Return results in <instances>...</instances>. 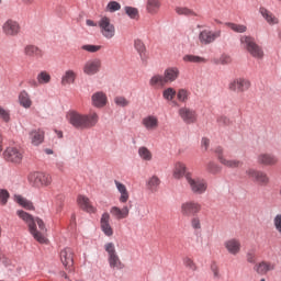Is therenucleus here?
I'll use <instances>...</instances> for the list:
<instances>
[{"mask_svg":"<svg viewBox=\"0 0 281 281\" xmlns=\"http://www.w3.org/2000/svg\"><path fill=\"white\" fill-rule=\"evenodd\" d=\"M16 215L26 223L29 232L33 236L34 240L41 245H46L47 237L45 234H47V226H45V222H43L41 217H34L23 210L16 211Z\"/></svg>","mask_w":281,"mask_h":281,"instance_id":"obj_1","label":"nucleus"},{"mask_svg":"<svg viewBox=\"0 0 281 281\" xmlns=\"http://www.w3.org/2000/svg\"><path fill=\"white\" fill-rule=\"evenodd\" d=\"M66 117L69 124L78 131H87L88 128H93V126H95L100 120V116H98V113L95 112L82 114L78 111H69Z\"/></svg>","mask_w":281,"mask_h":281,"instance_id":"obj_2","label":"nucleus"},{"mask_svg":"<svg viewBox=\"0 0 281 281\" xmlns=\"http://www.w3.org/2000/svg\"><path fill=\"white\" fill-rule=\"evenodd\" d=\"M239 45L241 49L248 52L252 58H256L257 60H262V58H265V50L262 49V46L256 43V37L251 35H240Z\"/></svg>","mask_w":281,"mask_h":281,"instance_id":"obj_3","label":"nucleus"},{"mask_svg":"<svg viewBox=\"0 0 281 281\" xmlns=\"http://www.w3.org/2000/svg\"><path fill=\"white\" fill-rule=\"evenodd\" d=\"M104 251L108 254V262L110 269H124V265L122 263V259H120V255H117V249L115 248V244L113 241L105 243Z\"/></svg>","mask_w":281,"mask_h":281,"instance_id":"obj_4","label":"nucleus"},{"mask_svg":"<svg viewBox=\"0 0 281 281\" xmlns=\"http://www.w3.org/2000/svg\"><path fill=\"white\" fill-rule=\"evenodd\" d=\"M186 181L193 194H205L207 192V180L203 178H193L192 173L186 175Z\"/></svg>","mask_w":281,"mask_h":281,"instance_id":"obj_5","label":"nucleus"},{"mask_svg":"<svg viewBox=\"0 0 281 281\" xmlns=\"http://www.w3.org/2000/svg\"><path fill=\"white\" fill-rule=\"evenodd\" d=\"M27 181L33 188H48V186H52V175L45 172H31L27 177Z\"/></svg>","mask_w":281,"mask_h":281,"instance_id":"obj_6","label":"nucleus"},{"mask_svg":"<svg viewBox=\"0 0 281 281\" xmlns=\"http://www.w3.org/2000/svg\"><path fill=\"white\" fill-rule=\"evenodd\" d=\"M222 34L223 31L221 30L212 31L210 29H203L198 35V41L200 45H212V43H216L221 38Z\"/></svg>","mask_w":281,"mask_h":281,"instance_id":"obj_7","label":"nucleus"},{"mask_svg":"<svg viewBox=\"0 0 281 281\" xmlns=\"http://www.w3.org/2000/svg\"><path fill=\"white\" fill-rule=\"evenodd\" d=\"M98 25L103 38L111 41V38L115 37V24L112 23L108 16H102L99 20Z\"/></svg>","mask_w":281,"mask_h":281,"instance_id":"obj_8","label":"nucleus"},{"mask_svg":"<svg viewBox=\"0 0 281 281\" xmlns=\"http://www.w3.org/2000/svg\"><path fill=\"white\" fill-rule=\"evenodd\" d=\"M251 87V82L245 78H235L228 82V90L234 93H245Z\"/></svg>","mask_w":281,"mask_h":281,"instance_id":"obj_9","label":"nucleus"},{"mask_svg":"<svg viewBox=\"0 0 281 281\" xmlns=\"http://www.w3.org/2000/svg\"><path fill=\"white\" fill-rule=\"evenodd\" d=\"M100 69H102V59L95 57L92 59H88L82 67V72L85 76H95L100 74Z\"/></svg>","mask_w":281,"mask_h":281,"instance_id":"obj_10","label":"nucleus"},{"mask_svg":"<svg viewBox=\"0 0 281 281\" xmlns=\"http://www.w3.org/2000/svg\"><path fill=\"white\" fill-rule=\"evenodd\" d=\"M201 210V203L192 200L183 202L180 206L182 216H196Z\"/></svg>","mask_w":281,"mask_h":281,"instance_id":"obj_11","label":"nucleus"},{"mask_svg":"<svg viewBox=\"0 0 281 281\" xmlns=\"http://www.w3.org/2000/svg\"><path fill=\"white\" fill-rule=\"evenodd\" d=\"M2 34L11 37L19 36L21 34V24L16 20L8 19L2 24Z\"/></svg>","mask_w":281,"mask_h":281,"instance_id":"obj_12","label":"nucleus"},{"mask_svg":"<svg viewBox=\"0 0 281 281\" xmlns=\"http://www.w3.org/2000/svg\"><path fill=\"white\" fill-rule=\"evenodd\" d=\"M246 175L255 181V183H258V186H269V176L261 170H256L254 168H249L246 170Z\"/></svg>","mask_w":281,"mask_h":281,"instance_id":"obj_13","label":"nucleus"},{"mask_svg":"<svg viewBox=\"0 0 281 281\" xmlns=\"http://www.w3.org/2000/svg\"><path fill=\"white\" fill-rule=\"evenodd\" d=\"M179 117L184 124H194L199 117L196 111L192 108L182 106L178 110Z\"/></svg>","mask_w":281,"mask_h":281,"instance_id":"obj_14","label":"nucleus"},{"mask_svg":"<svg viewBox=\"0 0 281 281\" xmlns=\"http://www.w3.org/2000/svg\"><path fill=\"white\" fill-rule=\"evenodd\" d=\"M4 159L11 164H21L23 161V150L16 147H9L4 150Z\"/></svg>","mask_w":281,"mask_h":281,"instance_id":"obj_15","label":"nucleus"},{"mask_svg":"<svg viewBox=\"0 0 281 281\" xmlns=\"http://www.w3.org/2000/svg\"><path fill=\"white\" fill-rule=\"evenodd\" d=\"M224 247L228 251V254H231V256H238L240 254L243 245L240 244V239L229 238L224 241Z\"/></svg>","mask_w":281,"mask_h":281,"instance_id":"obj_16","label":"nucleus"},{"mask_svg":"<svg viewBox=\"0 0 281 281\" xmlns=\"http://www.w3.org/2000/svg\"><path fill=\"white\" fill-rule=\"evenodd\" d=\"M257 164L259 166H276L278 164V157L273 154L261 153L257 156Z\"/></svg>","mask_w":281,"mask_h":281,"instance_id":"obj_17","label":"nucleus"},{"mask_svg":"<svg viewBox=\"0 0 281 281\" xmlns=\"http://www.w3.org/2000/svg\"><path fill=\"white\" fill-rule=\"evenodd\" d=\"M91 102L92 106H95V109H103V106H106L109 99L106 98V93L98 91L92 94Z\"/></svg>","mask_w":281,"mask_h":281,"instance_id":"obj_18","label":"nucleus"},{"mask_svg":"<svg viewBox=\"0 0 281 281\" xmlns=\"http://www.w3.org/2000/svg\"><path fill=\"white\" fill-rule=\"evenodd\" d=\"M142 125L146 131H157L159 128V119L153 114L143 117Z\"/></svg>","mask_w":281,"mask_h":281,"instance_id":"obj_19","label":"nucleus"},{"mask_svg":"<svg viewBox=\"0 0 281 281\" xmlns=\"http://www.w3.org/2000/svg\"><path fill=\"white\" fill-rule=\"evenodd\" d=\"M273 269H276V263L265 260L255 265L254 267V270L259 276H267V273H269V271H273Z\"/></svg>","mask_w":281,"mask_h":281,"instance_id":"obj_20","label":"nucleus"},{"mask_svg":"<svg viewBox=\"0 0 281 281\" xmlns=\"http://www.w3.org/2000/svg\"><path fill=\"white\" fill-rule=\"evenodd\" d=\"M60 260L66 269L74 267V250L71 248H65L60 251Z\"/></svg>","mask_w":281,"mask_h":281,"instance_id":"obj_21","label":"nucleus"},{"mask_svg":"<svg viewBox=\"0 0 281 281\" xmlns=\"http://www.w3.org/2000/svg\"><path fill=\"white\" fill-rule=\"evenodd\" d=\"M29 139L33 146H41L45 140V132L42 130H33L29 133Z\"/></svg>","mask_w":281,"mask_h":281,"instance_id":"obj_22","label":"nucleus"},{"mask_svg":"<svg viewBox=\"0 0 281 281\" xmlns=\"http://www.w3.org/2000/svg\"><path fill=\"white\" fill-rule=\"evenodd\" d=\"M77 202L83 212H88V214H95V207L91 204V200H89V198L79 195Z\"/></svg>","mask_w":281,"mask_h":281,"instance_id":"obj_23","label":"nucleus"},{"mask_svg":"<svg viewBox=\"0 0 281 281\" xmlns=\"http://www.w3.org/2000/svg\"><path fill=\"white\" fill-rule=\"evenodd\" d=\"M110 221H111V215L108 212L103 213L101 216L100 224H101V229L103 234H105V236H113V228L111 227Z\"/></svg>","mask_w":281,"mask_h":281,"instance_id":"obj_24","label":"nucleus"},{"mask_svg":"<svg viewBox=\"0 0 281 281\" xmlns=\"http://www.w3.org/2000/svg\"><path fill=\"white\" fill-rule=\"evenodd\" d=\"M180 71L177 67H168L167 69H165L164 71V78H165V82L168 83H172L176 80H178L179 76H180Z\"/></svg>","mask_w":281,"mask_h":281,"instance_id":"obj_25","label":"nucleus"},{"mask_svg":"<svg viewBox=\"0 0 281 281\" xmlns=\"http://www.w3.org/2000/svg\"><path fill=\"white\" fill-rule=\"evenodd\" d=\"M77 78L78 74L75 72L74 69H67L61 76L60 85L61 87H67V85H74Z\"/></svg>","mask_w":281,"mask_h":281,"instance_id":"obj_26","label":"nucleus"},{"mask_svg":"<svg viewBox=\"0 0 281 281\" xmlns=\"http://www.w3.org/2000/svg\"><path fill=\"white\" fill-rule=\"evenodd\" d=\"M24 56H29V58H43V49L36 45L29 44L24 47Z\"/></svg>","mask_w":281,"mask_h":281,"instance_id":"obj_27","label":"nucleus"},{"mask_svg":"<svg viewBox=\"0 0 281 281\" xmlns=\"http://www.w3.org/2000/svg\"><path fill=\"white\" fill-rule=\"evenodd\" d=\"M131 209H128V206H123L122 209L117 206H112L110 210L112 216H115L117 221H122V218H128Z\"/></svg>","mask_w":281,"mask_h":281,"instance_id":"obj_28","label":"nucleus"},{"mask_svg":"<svg viewBox=\"0 0 281 281\" xmlns=\"http://www.w3.org/2000/svg\"><path fill=\"white\" fill-rule=\"evenodd\" d=\"M114 184L116 187L117 192H120L119 201L120 203H126L130 199L128 189L126 186L117 180H114Z\"/></svg>","mask_w":281,"mask_h":281,"instance_id":"obj_29","label":"nucleus"},{"mask_svg":"<svg viewBox=\"0 0 281 281\" xmlns=\"http://www.w3.org/2000/svg\"><path fill=\"white\" fill-rule=\"evenodd\" d=\"M18 100H19L20 106H22L23 109L32 108V98L30 97V93L27 91L22 90L19 93Z\"/></svg>","mask_w":281,"mask_h":281,"instance_id":"obj_30","label":"nucleus"},{"mask_svg":"<svg viewBox=\"0 0 281 281\" xmlns=\"http://www.w3.org/2000/svg\"><path fill=\"white\" fill-rule=\"evenodd\" d=\"M13 201L18 203L21 207H24V210H34V203L32 201L27 200V198H23L21 194H15L13 196Z\"/></svg>","mask_w":281,"mask_h":281,"instance_id":"obj_31","label":"nucleus"},{"mask_svg":"<svg viewBox=\"0 0 281 281\" xmlns=\"http://www.w3.org/2000/svg\"><path fill=\"white\" fill-rule=\"evenodd\" d=\"M159 186H161V180L157 176H151L146 180V188L149 192H157Z\"/></svg>","mask_w":281,"mask_h":281,"instance_id":"obj_32","label":"nucleus"},{"mask_svg":"<svg viewBox=\"0 0 281 281\" xmlns=\"http://www.w3.org/2000/svg\"><path fill=\"white\" fill-rule=\"evenodd\" d=\"M187 167L186 164L181 162V161H177L173 165V177L175 179H182V177L186 178V175H188L189 172H186Z\"/></svg>","mask_w":281,"mask_h":281,"instance_id":"obj_33","label":"nucleus"},{"mask_svg":"<svg viewBox=\"0 0 281 281\" xmlns=\"http://www.w3.org/2000/svg\"><path fill=\"white\" fill-rule=\"evenodd\" d=\"M220 164L226 168H243V161L239 159H227L225 157H220Z\"/></svg>","mask_w":281,"mask_h":281,"instance_id":"obj_34","label":"nucleus"},{"mask_svg":"<svg viewBox=\"0 0 281 281\" xmlns=\"http://www.w3.org/2000/svg\"><path fill=\"white\" fill-rule=\"evenodd\" d=\"M134 47H135L137 54L140 56V60H143V63H145V60L148 58V56L146 55V45H144V42H142V40H135Z\"/></svg>","mask_w":281,"mask_h":281,"instance_id":"obj_35","label":"nucleus"},{"mask_svg":"<svg viewBox=\"0 0 281 281\" xmlns=\"http://www.w3.org/2000/svg\"><path fill=\"white\" fill-rule=\"evenodd\" d=\"M259 12L263 19H266L269 25H276L278 23V18H276V15H273V13H271V11L267 10L266 8H260Z\"/></svg>","mask_w":281,"mask_h":281,"instance_id":"obj_36","label":"nucleus"},{"mask_svg":"<svg viewBox=\"0 0 281 281\" xmlns=\"http://www.w3.org/2000/svg\"><path fill=\"white\" fill-rule=\"evenodd\" d=\"M161 8V2L159 0H147L146 10L149 14H157Z\"/></svg>","mask_w":281,"mask_h":281,"instance_id":"obj_37","label":"nucleus"},{"mask_svg":"<svg viewBox=\"0 0 281 281\" xmlns=\"http://www.w3.org/2000/svg\"><path fill=\"white\" fill-rule=\"evenodd\" d=\"M138 157H140L142 161H153V151L148 147L142 146L138 148Z\"/></svg>","mask_w":281,"mask_h":281,"instance_id":"obj_38","label":"nucleus"},{"mask_svg":"<svg viewBox=\"0 0 281 281\" xmlns=\"http://www.w3.org/2000/svg\"><path fill=\"white\" fill-rule=\"evenodd\" d=\"M150 87H164L166 83V79L164 75H154L149 80Z\"/></svg>","mask_w":281,"mask_h":281,"instance_id":"obj_39","label":"nucleus"},{"mask_svg":"<svg viewBox=\"0 0 281 281\" xmlns=\"http://www.w3.org/2000/svg\"><path fill=\"white\" fill-rule=\"evenodd\" d=\"M225 25L227 27H229V30H232L236 34H245V32H247V25H244V24H236V23H232V22H226Z\"/></svg>","mask_w":281,"mask_h":281,"instance_id":"obj_40","label":"nucleus"},{"mask_svg":"<svg viewBox=\"0 0 281 281\" xmlns=\"http://www.w3.org/2000/svg\"><path fill=\"white\" fill-rule=\"evenodd\" d=\"M36 80L38 85H49V82H52V75L43 70L37 75Z\"/></svg>","mask_w":281,"mask_h":281,"instance_id":"obj_41","label":"nucleus"},{"mask_svg":"<svg viewBox=\"0 0 281 281\" xmlns=\"http://www.w3.org/2000/svg\"><path fill=\"white\" fill-rule=\"evenodd\" d=\"M124 12L133 21H137V19H139V10L135 7H124Z\"/></svg>","mask_w":281,"mask_h":281,"instance_id":"obj_42","label":"nucleus"},{"mask_svg":"<svg viewBox=\"0 0 281 281\" xmlns=\"http://www.w3.org/2000/svg\"><path fill=\"white\" fill-rule=\"evenodd\" d=\"M190 223L193 232H195V234H200L202 229L201 217L199 215H193Z\"/></svg>","mask_w":281,"mask_h":281,"instance_id":"obj_43","label":"nucleus"},{"mask_svg":"<svg viewBox=\"0 0 281 281\" xmlns=\"http://www.w3.org/2000/svg\"><path fill=\"white\" fill-rule=\"evenodd\" d=\"M182 60L184 63H196V64L207 63V59L196 55H184Z\"/></svg>","mask_w":281,"mask_h":281,"instance_id":"obj_44","label":"nucleus"},{"mask_svg":"<svg viewBox=\"0 0 281 281\" xmlns=\"http://www.w3.org/2000/svg\"><path fill=\"white\" fill-rule=\"evenodd\" d=\"M175 95H177V90H175V88H167L162 91V98L164 100H167V102H172Z\"/></svg>","mask_w":281,"mask_h":281,"instance_id":"obj_45","label":"nucleus"},{"mask_svg":"<svg viewBox=\"0 0 281 281\" xmlns=\"http://www.w3.org/2000/svg\"><path fill=\"white\" fill-rule=\"evenodd\" d=\"M81 49L83 52H89V54H97V52H100L102 49L101 45H93V44H86L81 46Z\"/></svg>","mask_w":281,"mask_h":281,"instance_id":"obj_46","label":"nucleus"},{"mask_svg":"<svg viewBox=\"0 0 281 281\" xmlns=\"http://www.w3.org/2000/svg\"><path fill=\"white\" fill-rule=\"evenodd\" d=\"M177 99L179 100V102H188V100L190 99V91L186 90V89H180L177 92Z\"/></svg>","mask_w":281,"mask_h":281,"instance_id":"obj_47","label":"nucleus"},{"mask_svg":"<svg viewBox=\"0 0 281 281\" xmlns=\"http://www.w3.org/2000/svg\"><path fill=\"white\" fill-rule=\"evenodd\" d=\"M114 104H116V106L125 109V106H128V104H131V101H128L126 97L117 95L114 98Z\"/></svg>","mask_w":281,"mask_h":281,"instance_id":"obj_48","label":"nucleus"},{"mask_svg":"<svg viewBox=\"0 0 281 281\" xmlns=\"http://www.w3.org/2000/svg\"><path fill=\"white\" fill-rule=\"evenodd\" d=\"M106 12H119V10H122V4L117 1H110L105 8Z\"/></svg>","mask_w":281,"mask_h":281,"instance_id":"obj_49","label":"nucleus"},{"mask_svg":"<svg viewBox=\"0 0 281 281\" xmlns=\"http://www.w3.org/2000/svg\"><path fill=\"white\" fill-rule=\"evenodd\" d=\"M177 14L183 15V16H194L195 13L189 8L186 7H177L176 8Z\"/></svg>","mask_w":281,"mask_h":281,"instance_id":"obj_50","label":"nucleus"},{"mask_svg":"<svg viewBox=\"0 0 281 281\" xmlns=\"http://www.w3.org/2000/svg\"><path fill=\"white\" fill-rule=\"evenodd\" d=\"M10 192L7 189H0V205H8Z\"/></svg>","mask_w":281,"mask_h":281,"instance_id":"obj_51","label":"nucleus"},{"mask_svg":"<svg viewBox=\"0 0 281 281\" xmlns=\"http://www.w3.org/2000/svg\"><path fill=\"white\" fill-rule=\"evenodd\" d=\"M206 170H207V172H211V175H218V172H221V166H218L214 161H210L206 165Z\"/></svg>","mask_w":281,"mask_h":281,"instance_id":"obj_52","label":"nucleus"},{"mask_svg":"<svg viewBox=\"0 0 281 281\" xmlns=\"http://www.w3.org/2000/svg\"><path fill=\"white\" fill-rule=\"evenodd\" d=\"M182 262L184 267H187V269H190L191 271H196V263H194V260H192V258L184 257Z\"/></svg>","mask_w":281,"mask_h":281,"instance_id":"obj_53","label":"nucleus"},{"mask_svg":"<svg viewBox=\"0 0 281 281\" xmlns=\"http://www.w3.org/2000/svg\"><path fill=\"white\" fill-rule=\"evenodd\" d=\"M273 225L274 229L280 234L281 236V213L277 214L273 218Z\"/></svg>","mask_w":281,"mask_h":281,"instance_id":"obj_54","label":"nucleus"},{"mask_svg":"<svg viewBox=\"0 0 281 281\" xmlns=\"http://www.w3.org/2000/svg\"><path fill=\"white\" fill-rule=\"evenodd\" d=\"M0 120L7 123L10 122V111L3 109L2 106H0Z\"/></svg>","mask_w":281,"mask_h":281,"instance_id":"obj_55","label":"nucleus"},{"mask_svg":"<svg viewBox=\"0 0 281 281\" xmlns=\"http://www.w3.org/2000/svg\"><path fill=\"white\" fill-rule=\"evenodd\" d=\"M232 63V56L223 54L217 61V65H229Z\"/></svg>","mask_w":281,"mask_h":281,"instance_id":"obj_56","label":"nucleus"},{"mask_svg":"<svg viewBox=\"0 0 281 281\" xmlns=\"http://www.w3.org/2000/svg\"><path fill=\"white\" fill-rule=\"evenodd\" d=\"M217 123L220 124V126H229V124H232V121H229L227 116H218Z\"/></svg>","mask_w":281,"mask_h":281,"instance_id":"obj_57","label":"nucleus"},{"mask_svg":"<svg viewBox=\"0 0 281 281\" xmlns=\"http://www.w3.org/2000/svg\"><path fill=\"white\" fill-rule=\"evenodd\" d=\"M246 259H247V262H250L251 265H254V262H256V255L254 254V251H248L246 255Z\"/></svg>","mask_w":281,"mask_h":281,"instance_id":"obj_58","label":"nucleus"},{"mask_svg":"<svg viewBox=\"0 0 281 281\" xmlns=\"http://www.w3.org/2000/svg\"><path fill=\"white\" fill-rule=\"evenodd\" d=\"M201 146L204 148V150H207V148H210V138L203 137L201 140Z\"/></svg>","mask_w":281,"mask_h":281,"instance_id":"obj_59","label":"nucleus"},{"mask_svg":"<svg viewBox=\"0 0 281 281\" xmlns=\"http://www.w3.org/2000/svg\"><path fill=\"white\" fill-rule=\"evenodd\" d=\"M214 153L217 155L218 161H221V157H225L223 156V147H216Z\"/></svg>","mask_w":281,"mask_h":281,"instance_id":"obj_60","label":"nucleus"},{"mask_svg":"<svg viewBox=\"0 0 281 281\" xmlns=\"http://www.w3.org/2000/svg\"><path fill=\"white\" fill-rule=\"evenodd\" d=\"M27 85H30V87H33L34 89H36V87H38V80L36 81L35 79H29L27 80Z\"/></svg>","mask_w":281,"mask_h":281,"instance_id":"obj_61","label":"nucleus"},{"mask_svg":"<svg viewBox=\"0 0 281 281\" xmlns=\"http://www.w3.org/2000/svg\"><path fill=\"white\" fill-rule=\"evenodd\" d=\"M214 278L218 279L221 278V274L218 273V267L212 266L211 267Z\"/></svg>","mask_w":281,"mask_h":281,"instance_id":"obj_62","label":"nucleus"},{"mask_svg":"<svg viewBox=\"0 0 281 281\" xmlns=\"http://www.w3.org/2000/svg\"><path fill=\"white\" fill-rule=\"evenodd\" d=\"M86 25H88L89 27H95L98 24L95 22H93L92 20H87Z\"/></svg>","mask_w":281,"mask_h":281,"instance_id":"obj_63","label":"nucleus"},{"mask_svg":"<svg viewBox=\"0 0 281 281\" xmlns=\"http://www.w3.org/2000/svg\"><path fill=\"white\" fill-rule=\"evenodd\" d=\"M46 155H54V150L46 148L45 149Z\"/></svg>","mask_w":281,"mask_h":281,"instance_id":"obj_64","label":"nucleus"}]
</instances>
